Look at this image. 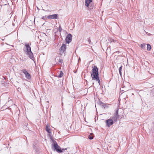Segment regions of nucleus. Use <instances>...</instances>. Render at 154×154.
<instances>
[{
	"label": "nucleus",
	"instance_id": "obj_1",
	"mask_svg": "<svg viewBox=\"0 0 154 154\" xmlns=\"http://www.w3.org/2000/svg\"><path fill=\"white\" fill-rule=\"evenodd\" d=\"M92 73L91 74V76L92 80L97 81L100 85V81L98 76V69L96 66H94L92 70Z\"/></svg>",
	"mask_w": 154,
	"mask_h": 154
},
{
	"label": "nucleus",
	"instance_id": "obj_2",
	"mask_svg": "<svg viewBox=\"0 0 154 154\" xmlns=\"http://www.w3.org/2000/svg\"><path fill=\"white\" fill-rule=\"evenodd\" d=\"M23 50L25 53L31 59H32L33 58V54L31 51V47L29 44H26L25 45V46L23 48Z\"/></svg>",
	"mask_w": 154,
	"mask_h": 154
},
{
	"label": "nucleus",
	"instance_id": "obj_3",
	"mask_svg": "<svg viewBox=\"0 0 154 154\" xmlns=\"http://www.w3.org/2000/svg\"><path fill=\"white\" fill-rule=\"evenodd\" d=\"M52 141L53 143L51 145L52 149L54 151L57 152H62V150H61L60 146H58L57 142L54 140H53Z\"/></svg>",
	"mask_w": 154,
	"mask_h": 154
},
{
	"label": "nucleus",
	"instance_id": "obj_4",
	"mask_svg": "<svg viewBox=\"0 0 154 154\" xmlns=\"http://www.w3.org/2000/svg\"><path fill=\"white\" fill-rule=\"evenodd\" d=\"M72 39V35L70 34H68L65 40L67 43H69L71 42Z\"/></svg>",
	"mask_w": 154,
	"mask_h": 154
},
{
	"label": "nucleus",
	"instance_id": "obj_5",
	"mask_svg": "<svg viewBox=\"0 0 154 154\" xmlns=\"http://www.w3.org/2000/svg\"><path fill=\"white\" fill-rule=\"evenodd\" d=\"M22 72L25 75L26 77L28 79L31 78L30 74L28 72L26 69H24L22 70Z\"/></svg>",
	"mask_w": 154,
	"mask_h": 154
},
{
	"label": "nucleus",
	"instance_id": "obj_6",
	"mask_svg": "<svg viewBox=\"0 0 154 154\" xmlns=\"http://www.w3.org/2000/svg\"><path fill=\"white\" fill-rule=\"evenodd\" d=\"M106 123L108 127H109L113 124V122L112 119H110L106 121Z\"/></svg>",
	"mask_w": 154,
	"mask_h": 154
},
{
	"label": "nucleus",
	"instance_id": "obj_7",
	"mask_svg": "<svg viewBox=\"0 0 154 154\" xmlns=\"http://www.w3.org/2000/svg\"><path fill=\"white\" fill-rule=\"evenodd\" d=\"M66 48V45L65 44H63L60 49L61 53H63L65 51Z\"/></svg>",
	"mask_w": 154,
	"mask_h": 154
},
{
	"label": "nucleus",
	"instance_id": "obj_8",
	"mask_svg": "<svg viewBox=\"0 0 154 154\" xmlns=\"http://www.w3.org/2000/svg\"><path fill=\"white\" fill-rule=\"evenodd\" d=\"M57 14L49 15L48 16V18L49 19H57Z\"/></svg>",
	"mask_w": 154,
	"mask_h": 154
},
{
	"label": "nucleus",
	"instance_id": "obj_9",
	"mask_svg": "<svg viewBox=\"0 0 154 154\" xmlns=\"http://www.w3.org/2000/svg\"><path fill=\"white\" fill-rule=\"evenodd\" d=\"M92 0H85V5L87 7H88L89 5L92 2Z\"/></svg>",
	"mask_w": 154,
	"mask_h": 154
},
{
	"label": "nucleus",
	"instance_id": "obj_10",
	"mask_svg": "<svg viewBox=\"0 0 154 154\" xmlns=\"http://www.w3.org/2000/svg\"><path fill=\"white\" fill-rule=\"evenodd\" d=\"M118 117L119 116H115L114 115L112 119L113 120V122H116Z\"/></svg>",
	"mask_w": 154,
	"mask_h": 154
},
{
	"label": "nucleus",
	"instance_id": "obj_11",
	"mask_svg": "<svg viewBox=\"0 0 154 154\" xmlns=\"http://www.w3.org/2000/svg\"><path fill=\"white\" fill-rule=\"evenodd\" d=\"M46 131L48 132V133H51V131L50 130V128L48 126H46Z\"/></svg>",
	"mask_w": 154,
	"mask_h": 154
},
{
	"label": "nucleus",
	"instance_id": "obj_12",
	"mask_svg": "<svg viewBox=\"0 0 154 154\" xmlns=\"http://www.w3.org/2000/svg\"><path fill=\"white\" fill-rule=\"evenodd\" d=\"M147 50L148 51H149L151 49V45L149 44H147Z\"/></svg>",
	"mask_w": 154,
	"mask_h": 154
},
{
	"label": "nucleus",
	"instance_id": "obj_13",
	"mask_svg": "<svg viewBox=\"0 0 154 154\" xmlns=\"http://www.w3.org/2000/svg\"><path fill=\"white\" fill-rule=\"evenodd\" d=\"M122 66H121L119 67V73L121 76H122Z\"/></svg>",
	"mask_w": 154,
	"mask_h": 154
},
{
	"label": "nucleus",
	"instance_id": "obj_14",
	"mask_svg": "<svg viewBox=\"0 0 154 154\" xmlns=\"http://www.w3.org/2000/svg\"><path fill=\"white\" fill-rule=\"evenodd\" d=\"M63 74L62 71H60L59 75L58 76L59 78H61L63 76Z\"/></svg>",
	"mask_w": 154,
	"mask_h": 154
},
{
	"label": "nucleus",
	"instance_id": "obj_15",
	"mask_svg": "<svg viewBox=\"0 0 154 154\" xmlns=\"http://www.w3.org/2000/svg\"><path fill=\"white\" fill-rule=\"evenodd\" d=\"M118 110H119V109H117L116 110V111L115 113L114 114V115L117 116H119V115H118Z\"/></svg>",
	"mask_w": 154,
	"mask_h": 154
},
{
	"label": "nucleus",
	"instance_id": "obj_16",
	"mask_svg": "<svg viewBox=\"0 0 154 154\" xmlns=\"http://www.w3.org/2000/svg\"><path fill=\"white\" fill-rule=\"evenodd\" d=\"M47 18H48V16H43L42 17V19L44 20H45L47 19Z\"/></svg>",
	"mask_w": 154,
	"mask_h": 154
},
{
	"label": "nucleus",
	"instance_id": "obj_17",
	"mask_svg": "<svg viewBox=\"0 0 154 154\" xmlns=\"http://www.w3.org/2000/svg\"><path fill=\"white\" fill-rule=\"evenodd\" d=\"M102 104V106L105 108V107H107L106 105L104 104L102 102H101V104Z\"/></svg>",
	"mask_w": 154,
	"mask_h": 154
},
{
	"label": "nucleus",
	"instance_id": "obj_18",
	"mask_svg": "<svg viewBox=\"0 0 154 154\" xmlns=\"http://www.w3.org/2000/svg\"><path fill=\"white\" fill-rule=\"evenodd\" d=\"M145 46V44H141L140 45V47L142 48H143Z\"/></svg>",
	"mask_w": 154,
	"mask_h": 154
},
{
	"label": "nucleus",
	"instance_id": "obj_19",
	"mask_svg": "<svg viewBox=\"0 0 154 154\" xmlns=\"http://www.w3.org/2000/svg\"><path fill=\"white\" fill-rule=\"evenodd\" d=\"M109 42H114V40L112 38H110V39H109Z\"/></svg>",
	"mask_w": 154,
	"mask_h": 154
},
{
	"label": "nucleus",
	"instance_id": "obj_20",
	"mask_svg": "<svg viewBox=\"0 0 154 154\" xmlns=\"http://www.w3.org/2000/svg\"><path fill=\"white\" fill-rule=\"evenodd\" d=\"M62 30V29L60 26L59 27V32H61Z\"/></svg>",
	"mask_w": 154,
	"mask_h": 154
},
{
	"label": "nucleus",
	"instance_id": "obj_21",
	"mask_svg": "<svg viewBox=\"0 0 154 154\" xmlns=\"http://www.w3.org/2000/svg\"><path fill=\"white\" fill-rule=\"evenodd\" d=\"M88 138L90 140H92L93 138V137L92 136L89 135L88 136Z\"/></svg>",
	"mask_w": 154,
	"mask_h": 154
},
{
	"label": "nucleus",
	"instance_id": "obj_22",
	"mask_svg": "<svg viewBox=\"0 0 154 154\" xmlns=\"http://www.w3.org/2000/svg\"><path fill=\"white\" fill-rule=\"evenodd\" d=\"M88 42L89 44H90V43H91V41L90 40V38H88Z\"/></svg>",
	"mask_w": 154,
	"mask_h": 154
},
{
	"label": "nucleus",
	"instance_id": "obj_23",
	"mask_svg": "<svg viewBox=\"0 0 154 154\" xmlns=\"http://www.w3.org/2000/svg\"><path fill=\"white\" fill-rule=\"evenodd\" d=\"M59 62L60 63H62V62L61 60H59Z\"/></svg>",
	"mask_w": 154,
	"mask_h": 154
},
{
	"label": "nucleus",
	"instance_id": "obj_24",
	"mask_svg": "<svg viewBox=\"0 0 154 154\" xmlns=\"http://www.w3.org/2000/svg\"><path fill=\"white\" fill-rule=\"evenodd\" d=\"M80 60V57H79V59L78 60V62H79Z\"/></svg>",
	"mask_w": 154,
	"mask_h": 154
},
{
	"label": "nucleus",
	"instance_id": "obj_25",
	"mask_svg": "<svg viewBox=\"0 0 154 154\" xmlns=\"http://www.w3.org/2000/svg\"><path fill=\"white\" fill-rule=\"evenodd\" d=\"M67 149V148H66V149H62V150H66V149Z\"/></svg>",
	"mask_w": 154,
	"mask_h": 154
},
{
	"label": "nucleus",
	"instance_id": "obj_26",
	"mask_svg": "<svg viewBox=\"0 0 154 154\" xmlns=\"http://www.w3.org/2000/svg\"><path fill=\"white\" fill-rule=\"evenodd\" d=\"M115 41L116 42H118V41L117 40H116Z\"/></svg>",
	"mask_w": 154,
	"mask_h": 154
}]
</instances>
